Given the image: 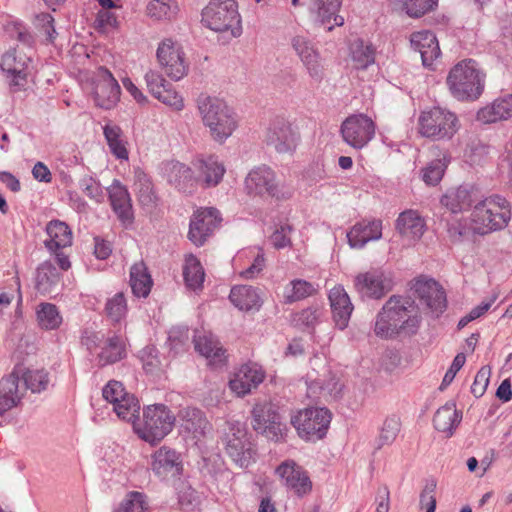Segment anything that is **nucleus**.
I'll return each instance as SVG.
<instances>
[{
  "label": "nucleus",
  "mask_w": 512,
  "mask_h": 512,
  "mask_svg": "<svg viewBox=\"0 0 512 512\" xmlns=\"http://www.w3.org/2000/svg\"><path fill=\"white\" fill-rule=\"evenodd\" d=\"M489 378H490V368L487 366H483L480 368V370L477 372L474 382L471 387V392L476 397H481L484 392L486 391V388L489 384Z\"/></svg>",
  "instance_id": "nucleus-60"
},
{
  "label": "nucleus",
  "mask_w": 512,
  "mask_h": 512,
  "mask_svg": "<svg viewBox=\"0 0 512 512\" xmlns=\"http://www.w3.org/2000/svg\"><path fill=\"white\" fill-rule=\"evenodd\" d=\"M245 192L252 198L277 201L288 200L293 195V188L280 181L276 172L269 166L261 165L252 169L244 181Z\"/></svg>",
  "instance_id": "nucleus-3"
},
{
  "label": "nucleus",
  "mask_w": 512,
  "mask_h": 512,
  "mask_svg": "<svg viewBox=\"0 0 512 512\" xmlns=\"http://www.w3.org/2000/svg\"><path fill=\"white\" fill-rule=\"evenodd\" d=\"M253 429L268 439L279 441L283 437V427L274 404L268 401L256 403L252 409Z\"/></svg>",
  "instance_id": "nucleus-15"
},
{
  "label": "nucleus",
  "mask_w": 512,
  "mask_h": 512,
  "mask_svg": "<svg viewBox=\"0 0 512 512\" xmlns=\"http://www.w3.org/2000/svg\"><path fill=\"white\" fill-rule=\"evenodd\" d=\"M330 306L336 325L340 329H344L348 325L353 305L344 288L337 286L330 290L329 293Z\"/></svg>",
  "instance_id": "nucleus-33"
},
{
  "label": "nucleus",
  "mask_w": 512,
  "mask_h": 512,
  "mask_svg": "<svg viewBox=\"0 0 512 512\" xmlns=\"http://www.w3.org/2000/svg\"><path fill=\"white\" fill-rule=\"evenodd\" d=\"M465 361H466V357H465V355L463 353H458L455 356V358H454L450 368L448 369V371L444 375V378L442 380L440 389H444L445 387H447L453 381V379L455 378L457 372L465 364Z\"/></svg>",
  "instance_id": "nucleus-62"
},
{
  "label": "nucleus",
  "mask_w": 512,
  "mask_h": 512,
  "mask_svg": "<svg viewBox=\"0 0 512 512\" xmlns=\"http://www.w3.org/2000/svg\"><path fill=\"white\" fill-rule=\"evenodd\" d=\"M134 431L146 442L151 444L161 441L171 431L175 423V416L162 404L148 406L143 413V420L139 416L134 421Z\"/></svg>",
  "instance_id": "nucleus-6"
},
{
  "label": "nucleus",
  "mask_w": 512,
  "mask_h": 512,
  "mask_svg": "<svg viewBox=\"0 0 512 512\" xmlns=\"http://www.w3.org/2000/svg\"><path fill=\"white\" fill-rule=\"evenodd\" d=\"M60 273L50 262H44L37 269L36 290L43 296L52 295L59 291Z\"/></svg>",
  "instance_id": "nucleus-39"
},
{
  "label": "nucleus",
  "mask_w": 512,
  "mask_h": 512,
  "mask_svg": "<svg viewBox=\"0 0 512 512\" xmlns=\"http://www.w3.org/2000/svg\"><path fill=\"white\" fill-rule=\"evenodd\" d=\"M192 166L197 184L207 188L217 186L226 171L223 163L214 155L199 156L192 161Z\"/></svg>",
  "instance_id": "nucleus-20"
},
{
  "label": "nucleus",
  "mask_w": 512,
  "mask_h": 512,
  "mask_svg": "<svg viewBox=\"0 0 512 512\" xmlns=\"http://www.w3.org/2000/svg\"><path fill=\"white\" fill-rule=\"evenodd\" d=\"M105 310L107 316L113 322H119L125 317L127 313V303L125 296L122 292L116 293L112 298L106 302Z\"/></svg>",
  "instance_id": "nucleus-54"
},
{
  "label": "nucleus",
  "mask_w": 512,
  "mask_h": 512,
  "mask_svg": "<svg viewBox=\"0 0 512 512\" xmlns=\"http://www.w3.org/2000/svg\"><path fill=\"white\" fill-rule=\"evenodd\" d=\"M14 369H21L19 379H23L25 389H30L33 393H39L47 388L49 384L48 372L44 370H26L22 365H17Z\"/></svg>",
  "instance_id": "nucleus-47"
},
{
  "label": "nucleus",
  "mask_w": 512,
  "mask_h": 512,
  "mask_svg": "<svg viewBox=\"0 0 512 512\" xmlns=\"http://www.w3.org/2000/svg\"><path fill=\"white\" fill-rule=\"evenodd\" d=\"M181 427L191 433L194 438L204 436L210 425L203 412L197 408L186 407L179 411Z\"/></svg>",
  "instance_id": "nucleus-40"
},
{
  "label": "nucleus",
  "mask_w": 512,
  "mask_h": 512,
  "mask_svg": "<svg viewBox=\"0 0 512 512\" xmlns=\"http://www.w3.org/2000/svg\"><path fill=\"white\" fill-rule=\"evenodd\" d=\"M419 133L434 140L451 139L459 129V121L454 113L433 107L423 111L418 119Z\"/></svg>",
  "instance_id": "nucleus-8"
},
{
  "label": "nucleus",
  "mask_w": 512,
  "mask_h": 512,
  "mask_svg": "<svg viewBox=\"0 0 512 512\" xmlns=\"http://www.w3.org/2000/svg\"><path fill=\"white\" fill-rule=\"evenodd\" d=\"M341 134L348 145L361 149L374 137L375 125L367 115H351L342 123Z\"/></svg>",
  "instance_id": "nucleus-16"
},
{
  "label": "nucleus",
  "mask_w": 512,
  "mask_h": 512,
  "mask_svg": "<svg viewBox=\"0 0 512 512\" xmlns=\"http://www.w3.org/2000/svg\"><path fill=\"white\" fill-rule=\"evenodd\" d=\"M320 310L318 308L309 307L307 309L302 310L300 313L294 316V322L297 325H303L305 327H313L319 317Z\"/></svg>",
  "instance_id": "nucleus-61"
},
{
  "label": "nucleus",
  "mask_w": 512,
  "mask_h": 512,
  "mask_svg": "<svg viewBox=\"0 0 512 512\" xmlns=\"http://www.w3.org/2000/svg\"><path fill=\"white\" fill-rule=\"evenodd\" d=\"M197 107L214 141L223 143L232 135L237 127L236 115L223 100L201 94L197 98Z\"/></svg>",
  "instance_id": "nucleus-2"
},
{
  "label": "nucleus",
  "mask_w": 512,
  "mask_h": 512,
  "mask_svg": "<svg viewBox=\"0 0 512 512\" xmlns=\"http://www.w3.org/2000/svg\"><path fill=\"white\" fill-rule=\"evenodd\" d=\"M382 236V222L380 220L366 221L356 223L347 233L348 242L353 248H362L373 240H378Z\"/></svg>",
  "instance_id": "nucleus-31"
},
{
  "label": "nucleus",
  "mask_w": 512,
  "mask_h": 512,
  "mask_svg": "<svg viewBox=\"0 0 512 512\" xmlns=\"http://www.w3.org/2000/svg\"><path fill=\"white\" fill-rule=\"evenodd\" d=\"M331 422V413L322 407H309L300 410L291 418V424L298 435L307 441L322 439Z\"/></svg>",
  "instance_id": "nucleus-11"
},
{
  "label": "nucleus",
  "mask_w": 512,
  "mask_h": 512,
  "mask_svg": "<svg viewBox=\"0 0 512 512\" xmlns=\"http://www.w3.org/2000/svg\"><path fill=\"white\" fill-rule=\"evenodd\" d=\"M36 22L39 27L43 30V32L47 36V40L49 42H53L56 38V30L54 28V19L50 14L41 13L36 16Z\"/></svg>",
  "instance_id": "nucleus-63"
},
{
  "label": "nucleus",
  "mask_w": 512,
  "mask_h": 512,
  "mask_svg": "<svg viewBox=\"0 0 512 512\" xmlns=\"http://www.w3.org/2000/svg\"><path fill=\"white\" fill-rule=\"evenodd\" d=\"M355 287L362 295L380 299L392 290L393 282L389 273L376 269L357 275Z\"/></svg>",
  "instance_id": "nucleus-19"
},
{
  "label": "nucleus",
  "mask_w": 512,
  "mask_h": 512,
  "mask_svg": "<svg viewBox=\"0 0 512 512\" xmlns=\"http://www.w3.org/2000/svg\"><path fill=\"white\" fill-rule=\"evenodd\" d=\"M461 419L462 414L456 409V405L454 403H446L436 411L433 423L436 430L451 436Z\"/></svg>",
  "instance_id": "nucleus-41"
},
{
  "label": "nucleus",
  "mask_w": 512,
  "mask_h": 512,
  "mask_svg": "<svg viewBox=\"0 0 512 512\" xmlns=\"http://www.w3.org/2000/svg\"><path fill=\"white\" fill-rule=\"evenodd\" d=\"M264 372L256 363L242 365L229 381L230 389L238 396H244L258 387L264 380Z\"/></svg>",
  "instance_id": "nucleus-22"
},
{
  "label": "nucleus",
  "mask_w": 512,
  "mask_h": 512,
  "mask_svg": "<svg viewBox=\"0 0 512 512\" xmlns=\"http://www.w3.org/2000/svg\"><path fill=\"white\" fill-rule=\"evenodd\" d=\"M195 350L204 356L210 365L222 366L226 361V351L218 339L210 332H198L193 339Z\"/></svg>",
  "instance_id": "nucleus-25"
},
{
  "label": "nucleus",
  "mask_w": 512,
  "mask_h": 512,
  "mask_svg": "<svg viewBox=\"0 0 512 512\" xmlns=\"http://www.w3.org/2000/svg\"><path fill=\"white\" fill-rule=\"evenodd\" d=\"M178 12L175 0H151L146 6V15L156 21L170 20Z\"/></svg>",
  "instance_id": "nucleus-46"
},
{
  "label": "nucleus",
  "mask_w": 512,
  "mask_h": 512,
  "mask_svg": "<svg viewBox=\"0 0 512 512\" xmlns=\"http://www.w3.org/2000/svg\"><path fill=\"white\" fill-rule=\"evenodd\" d=\"M350 56L356 69H366L375 61V50L363 40L356 39L350 45Z\"/></svg>",
  "instance_id": "nucleus-44"
},
{
  "label": "nucleus",
  "mask_w": 512,
  "mask_h": 512,
  "mask_svg": "<svg viewBox=\"0 0 512 512\" xmlns=\"http://www.w3.org/2000/svg\"><path fill=\"white\" fill-rule=\"evenodd\" d=\"M93 85V98L98 107L109 110L118 103L120 86L108 69L100 67L97 70Z\"/></svg>",
  "instance_id": "nucleus-17"
},
{
  "label": "nucleus",
  "mask_w": 512,
  "mask_h": 512,
  "mask_svg": "<svg viewBox=\"0 0 512 512\" xmlns=\"http://www.w3.org/2000/svg\"><path fill=\"white\" fill-rule=\"evenodd\" d=\"M221 441L228 456L239 467L246 468L253 462V445L243 423L227 420L222 428Z\"/></svg>",
  "instance_id": "nucleus-7"
},
{
  "label": "nucleus",
  "mask_w": 512,
  "mask_h": 512,
  "mask_svg": "<svg viewBox=\"0 0 512 512\" xmlns=\"http://www.w3.org/2000/svg\"><path fill=\"white\" fill-rule=\"evenodd\" d=\"M389 489L387 486L380 487L376 495V512H389L390 497Z\"/></svg>",
  "instance_id": "nucleus-64"
},
{
  "label": "nucleus",
  "mask_w": 512,
  "mask_h": 512,
  "mask_svg": "<svg viewBox=\"0 0 512 512\" xmlns=\"http://www.w3.org/2000/svg\"><path fill=\"white\" fill-rule=\"evenodd\" d=\"M39 326L45 330H54L59 328L62 323V316L56 305L51 303H41L36 311Z\"/></svg>",
  "instance_id": "nucleus-48"
},
{
  "label": "nucleus",
  "mask_w": 512,
  "mask_h": 512,
  "mask_svg": "<svg viewBox=\"0 0 512 512\" xmlns=\"http://www.w3.org/2000/svg\"><path fill=\"white\" fill-rule=\"evenodd\" d=\"M277 473L281 479L285 481L286 486L292 489L297 495L302 496L311 490L309 477L295 462H283L277 468Z\"/></svg>",
  "instance_id": "nucleus-27"
},
{
  "label": "nucleus",
  "mask_w": 512,
  "mask_h": 512,
  "mask_svg": "<svg viewBox=\"0 0 512 512\" xmlns=\"http://www.w3.org/2000/svg\"><path fill=\"white\" fill-rule=\"evenodd\" d=\"M229 299L232 304L240 310L249 311L259 309L261 306V298L252 286L240 285L231 289Z\"/></svg>",
  "instance_id": "nucleus-42"
},
{
  "label": "nucleus",
  "mask_w": 512,
  "mask_h": 512,
  "mask_svg": "<svg viewBox=\"0 0 512 512\" xmlns=\"http://www.w3.org/2000/svg\"><path fill=\"white\" fill-rule=\"evenodd\" d=\"M473 191L467 186L450 188L441 197V204L452 213H459L468 210L474 199Z\"/></svg>",
  "instance_id": "nucleus-38"
},
{
  "label": "nucleus",
  "mask_w": 512,
  "mask_h": 512,
  "mask_svg": "<svg viewBox=\"0 0 512 512\" xmlns=\"http://www.w3.org/2000/svg\"><path fill=\"white\" fill-rule=\"evenodd\" d=\"M202 22L209 29L216 32L232 30L235 26L240 28V14L235 0H210L202 10Z\"/></svg>",
  "instance_id": "nucleus-9"
},
{
  "label": "nucleus",
  "mask_w": 512,
  "mask_h": 512,
  "mask_svg": "<svg viewBox=\"0 0 512 512\" xmlns=\"http://www.w3.org/2000/svg\"><path fill=\"white\" fill-rule=\"evenodd\" d=\"M21 369L13 371L0 380V415L17 406L23 395L19 387Z\"/></svg>",
  "instance_id": "nucleus-29"
},
{
  "label": "nucleus",
  "mask_w": 512,
  "mask_h": 512,
  "mask_svg": "<svg viewBox=\"0 0 512 512\" xmlns=\"http://www.w3.org/2000/svg\"><path fill=\"white\" fill-rule=\"evenodd\" d=\"M414 291L420 301L432 312L439 315L445 310V291L435 280H417L414 284Z\"/></svg>",
  "instance_id": "nucleus-23"
},
{
  "label": "nucleus",
  "mask_w": 512,
  "mask_h": 512,
  "mask_svg": "<svg viewBox=\"0 0 512 512\" xmlns=\"http://www.w3.org/2000/svg\"><path fill=\"white\" fill-rule=\"evenodd\" d=\"M0 67L10 86L18 91L26 88L34 70L32 57L19 47L10 49L2 55Z\"/></svg>",
  "instance_id": "nucleus-10"
},
{
  "label": "nucleus",
  "mask_w": 512,
  "mask_h": 512,
  "mask_svg": "<svg viewBox=\"0 0 512 512\" xmlns=\"http://www.w3.org/2000/svg\"><path fill=\"white\" fill-rule=\"evenodd\" d=\"M291 45L306 67L308 74L317 81L321 80L324 74L323 66L313 44L303 36H295L291 40Z\"/></svg>",
  "instance_id": "nucleus-24"
},
{
  "label": "nucleus",
  "mask_w": 512,
  "mask_h": 512,
  "mask_svg": "<svg viewBox=\"0 0 512 512\" xmlns=\"http://www.w3.org/2000/svg\"><path fill=\"white\" fill-rule=\"evenodd\" d=\"M152 284L146 265L142 261L135 263L130 270V286L133 294L137 297H147Z\"/></svg>",
  "instance_id": "nucleus-43"
},
{
  "label": "nucleus",
  "mask_w": 512,
  "mask_h": 512,
  "mask_svg": "<svg viewBox=\"0 0 512 512\" xmlns=\"http://www.w3.org/2000/svg\"><path fill=\"white\" fill-rule=\"evenodd\" d=\"M410 43L411 47L420 53L422 63L426 67L432 66L441 54L438 40L430 31L423 30L412 33Z\"/></svg>",
  "instance_id": "nucleus-26"
},
{
  "label": "nucleus",
  "mask_w": 512,
  "mask_h": 512,
  "mask_svg": "<svg viewBox=\"0 0 512 512\" xmlns=\"http://www.w3.org/2000/svg\"><path fill=\"white\" fill-rule=\"evenodd\" d=\"M165 170L168 182L177 190L184 193H192L195 190L197 182L193 167L180 162H170Z\"/></svg>",
  "instance_id": "nucleus-30"
},
{
  "label": "nucleus",
  "mask_w": 512,
  "mask_h": 512,
  "mask_svg": "<svg viewBox=\"0 0 512 512\" xmlns=\"http://www.w3.org/2000/svg\"><path fill=\"white\" fill-rule=\"evenodd\" d=\"M125 357V348L122 339L119 336H113L107 339L105 346L99 354V363L104 366L113 364Z\"/></svg>",
  "instance_id": "nucleus-49"
},
{
  "label": "nucleus",
  "mask_w": 512,
  "mask_h": 512,
  "mask_svg": "<svg viewBox=\"0 0 512 512\" xmlns=\"http://www.w3.org/2000/svg\"><path fill=\"white\" fill-rule=\"evenodd\" d=\"M396 229L402 237L416 241L425 231V221L417 211L407 210L398 216Z\"/></svg>",
  "instance_id": "nucleus-36"
},
{
  "label": "nucleus",
  "mask_w": 512,
  "mask_h": 512,
  "mask_svg": "<svg viewBox=\"0 0 512 512\" xmlns=\"http://www.w3.org/2000/svg\"><path fill=\"white\" fill-rule=\"evenodd\" d=\"M135 189L141 206L151 208L156 203V195L153 191L151 180L148 176L139 172L136 176Z\"/></svg>",
  "instance_id": "nucleus-52"
},
{
  "label": "nucleus",
  "mask_w": 512,
  "mask_h": 512,
  "mask_svg": "<svg viewBox=\"0 0 512 512\" xmlns=\"http://www.w3.org/2000/svg\"><path fill=\"white\" fill-rule=\"evenodd\" d=\"M420 314L414 300L409 297L391 296L376 317L374 332L388 339L398 334H415L420 324Z\"/></svg>",
  "instance_id": "nucleus-1"
},
{
  "label": "nucleus",
  "mask_w": 512,
  "mask_h": 512,
  "mask_svg": "<svg viewBox=\"0 0 512 512\" xmlns=\"http://www.w3.org/2000/svg\"><path fill=\"white\" fill-rule=\"evenodd\" d=\"M108 194L113 211L119 220L125 225L131 224L133 222V211L126 187L118 180H114L108 188Z\"/></svg>",
  "instance_id": "nucleus-28"
},
{
  "label": "nucleus",
  "mask_w": 512,
  "mask_h": 512,
  "mask_svg": "<svg viewBox=\"0 0 512 512\" xmlns=\"http://www.w3.org/2000/svg\"><path fill=\"white\" fill-rule=\"evenodd\" d=\"M401 9L414 18L423 16L427 11L436 5L437 0H397Z\"/></svg>",
  "instance_id": "nucleus-55"
},
{
  "label": "nucleus",
  "mask_w": 512,
  "mask_h": 512,
  "mask_svg": "<svg viewBox=\"0 0 512 512\" xmlns=\"http://www.w3.org/2000/svg\"><path fill=\"white\" fill-rule=\"evenodd\" d=\"M183 276L189 289L196 291L202 288L205 273L200 261L195 256L188 255L186 257Z\"/></svg>",
  "instance_id": "nucleus-45"
},
{
  "label": "nucleus",
  "mask_w": 512,
  "mask_h": 512,
  "mask_svg": "<svg viewBox=\"0 0 512 512\" xmlns=\"http://www.w3.org/2000/svg\"><path fill=\"white\" fill-rule=\"evenodd\" d=\"M48 238L44 241L46 248L55 252L72 244V231L69 226L60 220H52L46 226Z\"/></svg>",
  "instance_id": "nucleus-37"
},
{
  "label": "nucleus",
  "mask_w": 512,
  "mask_h": 512,
  "mask_svg": "<svg viewBox=\"0 0 512 512\" xmlns=\"http://www.w3.org/2000/svg\"><path fill=\"white\" fill-rule=\"evenodd\" d=\"M182 469L179 454L166 446L158 449L153 455L152 470L159 477L173 476L180 473Z\"/></svg>",
  "instance_id": "nucleus-35"
},
{
  "label": "nucleus",
  "mask_w": 512,
  "mask_h": 512,
  "mask_svg": "<svg viewBox=\"0 0 512 512\" xmlns=\"http://www.w3.org/2000/svg\"><path fill=\"white\" fill-rule=\"evenodd\" d=\"M512 117V94L495 99L477 112V119L485 124Z\"/></svg>",
  "instance_id": "nucleus-34"
},
{
  "label": "nucleus",
  "mask_w": 512,
  "mask_h": 512,
  "mask_svg": "<svg viewBox=\"0 0 512 512\" xmlns=\"http://www.w3.org/2000/svg\"><path fill=\"white\" fill-rule=\"evenodd\" d=\"M157 60L166 75L178 81L188 73V63L182 47L171 39H164L156 52Z\"/></svg>",
  "instance_id": "nucleus-14"
},
{
  "label": "nucleus",
  "mask_w": 512,
  "mask_h": 512,
  "mask_svg": "<svg viewBox=\"0 0 512 512\" xmlns=\"http://www.w3.org/2000/svg\"><path fill=\"white\" fill-rule=\"evenodd\" d=\"M145 81L150 93L162 103L173 107L176 110L183 108L182 97L172 88L164 77L153 70L145 74Z\"/></svg>",
  "instance_id": "nucleus-21"
},
{
  "label": "nucleus",
  "mask_w": 512,
  "mask_h": 512,
  "mask_svg": "<svg viewBox=\"0 0 512 512\" xmlns=\"http://www.w3.org/2000/svg\"><path fill=\"white\" fill-rule=\"evenodd\" d=\"M471 217L473 228L480 235L502 230L511 219L509 202L499 195L487 197L475 205Z\"/></svg>",
  "instance_id": "nucleus-5"
},
{
  "label": "nucleus",
  "mask_w": 512,
  "mask_h": 512,
  "mask_svg": "<svg viewBox=\"0 0 512 512\" xmlns=\"http://www.w3.org/2000/svg\"><path fill=\"white\" fill-rule=\"evenodd\" d=\"M293 228L288 223L279 225L270 236V241L276 249L291 246L290 234Z\"/></svg>",
  "instance_id": "nucleus-58"
},
{
  "label": "nucleus",
  "mask_w": 512,
  "mask_h": 512,
  "mask_svg": "<svg viewBox=\"0 0 512 512\" xmlns=\"http://www.w3.org/2000/svg\"><path fill=\"white\" fill-rule=\"evenodd\" d=\"M221 217L215 208L197 210L191 220L188 238L196 246H202L219 226Z\"/></svg>",
  "instance_id": "nucleus-18"
},
{
  "label": "nucleus",
  "mask_w": 512,
  "mask_h": 512,
  "mask_svg": "<svg viewBox=\"0 0 512 512\" xmlns=\"http://www.w3.org/2000/svg\"><path fill=\"white\" fill-rule=\"evenodd\" d=\"M104 136L111 152L118 159H128V151L122 139V131L118 126L106 125L104 127Z\"/></svg>",
  "instance_id": "nucleus-53"
},
{
  "label": "nucleus",
  "mask_w": 512,
  "mask_h": 512,
  "mask_svg": "<svg viewBox=\"0 0 512 512\" xmlns=\"http://www.w3.org/2000/svg\"><path fill=\"white\" fill-rule=\"evenodd\" d=\"M104 399L113 404L117 416L124 421H134L139 414L140 404L134 395L125 391L123 384L109 381L102 390Z\"/></svg>",
  "instance_id": "nucleus-12"
},
{
  "label": "nucleus",
  "mask_w": 512,
  "mask_h": 512,
  "mask_svg": "<svg viewBox=\"0 0 512 512\" xmlns=\"http://www.w3.org/2000/svg\"><path fill=\"white\" fill-rule=\"evenodd\" d=\"M342 0H310V9L320 23L330 31L334 26H342L344 18L338 15Z\"/></svg>",
  "instance_id": "nucleus-32"
},
{
  "label": "nucleus",
  "mask_w": 512,
  "mask_h": 512,
  "mask_svg": "<svg viewBox=\"0 0 512 512\" xmlns=\"http://www.w3.org/2000/svg\"><path fill=\"white\" fill-rule=\"evenodd\" d=\"M446 167L447 161L445 157L432 161L423 169V181L428 185H437L442 179Z\"/></svg>",
  "instance_id": "nucleus-57"
},
{
  "label": "nucleus",
  "mask_w": 512,
  "mask_h": 512,
  "mask_svg": "<svg viewBox=\"0 0 512 512\" xmlns=\"http://www.w3.org/2000/svg\"><path fill=\"white\" fill-rule=\"evenodd\" d=\"M264 141L277 153L292 155L299 144L300 134L289 121L278 118L268 127Z\"/></svg>",
  "instance_id": "nucleus-13"
},
{
  "label": "nucleus",
  "mask_w": 512,
  "mask_h": 512,
  "mask_svg": "<svg viewBox=\"0 0 512 512\" xmlns=\"http://www.w3.org/2000/svg\"><path fill=\"white\" fill-rule=\"evenodd\" d=\"M148 504L146 496L140 492H130L120 504L117 512H146Z\"/></svg>",
  "instance_id": "nucleus-56"
},
{
  "label": "nucleus",
  "mask_w": 512,
  "mask_h": 512,
  "mask_svg": "<svg viewBox=\"0 0 512 512\" xmlns=\"http://www.w3.org/2000/svg\"><path fill=\"white\" fill-rule=\"evenodd\" d=\"M485 75L472 59L457 63L447 76L451 94L458 100H476L484 90Z\"/></svg>",
  "instance_id": "nucleus-4"
},
{
  "label": "nucleus",
  "mask_w": 512,
  "mask_h": 512,
  "mask_svg": "<svg viewBox=\"0 0 512 512\" xmlns=\"http://www.w3.org/2000/svg\"><path fill=\"white\" fill-rule=\"evenodd\" d=\"M81 190L91 199L96 202H101L103 199V192L101 185L91 176L85 175L79 181Z\"/></svg>",
  "instance_id": "nucleus-59"
},
{
  "label": "nucleus",
  "mask_w": 512,
  "mask_h": 512,
  "mask_svg": "<svg viewBox=\"0 0 512 512\" xmlns=\"http://www.w3.org/2000/svg\"><path fill=\"white\" fill-rule=\"evenodd\" d=\"M314 292L315 288L310 282L295 279L285 287L283 297L285 303H294L312 295Z\"/></svg>",
  "instance_id": "nucleus-51"
},
{
  "label": "nucleus",
  "mask_w": 512,
  "mask_h": 512,
  "mask_svg": "<svg viewBox=\"0 0 512 512\" xmlns=\"http://www.w3.org/2000/svg\"><path fill=\"white\" fill-rule=\"evenodd\" d=\"M400 429V417L395 414L387 416L380 429L377 439V449H381L385 445H391L396 440Z\"/></svg>",
  "instance_id": "nucleus-50"
}]
</instances>
